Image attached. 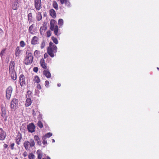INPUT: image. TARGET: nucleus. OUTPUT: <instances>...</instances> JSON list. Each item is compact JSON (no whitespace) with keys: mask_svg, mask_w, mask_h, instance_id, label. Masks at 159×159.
<instances>
[{"mask_svg":"<svg viewBox=\"0 0 159 159\" xmlns=\"http://www.w3.org/2000/svg\"><path fill=\"white\" fill-rule=\"evenodd\" d=\"M15 63L13 61H11L10 64L9 71V74L12 80H15L17 77L16 72L14 69Z\"/></svg>","mask_w":159,"mask_h":159,"instance_id":"1","label":"nucleus"},{"mask_svg":"<svg viewBox=\"0 0 159 159\" xmlns=\"http://www.w3.org/2000/svg\"><path fill=\"white\" fill-rule=\"evenodd\" d=\"M49 46L47 49V52L48 54L52 57L54 56V53L57 52V48L53 43L50 42L49 43Z\"/></svg>","mask_w":159,"mask_h":159,"instance_id":"2","label":"nucleus"},{"mask_svg":"<svg viewBox=\"0 0 159 159\" xmlns=\"http://www.w3.org/2000/svg\"><path fill=\"white\" fill-rule=\"evenodd\" d=\"M56 21L54 20H51L50 23V29L52 31H53L54 34L56 36H58L60 33L58 32V27L56 25Z\"/></svg>","mask_w":159,"mask_h":159,"instance_id":"3","label":"nucleus"},{"mask_svg":"<svg viewBox=\"0 0 159 159\" xmlns=\"http://www.w3.org/2000/svg\"><path fill=\"white\" fill-rule=\"evenodd\" d=\"M33 60V56L31 53H28L25 57L24 62L25 64L28 65L32 63Z\"/></svg>","mask_w":159,"mask_h":159,"instance_id":"4","label":"nucleus"},{"mask_svg":"<svg viewBox=\"0 0 159 159\" xmlns=\"http://www.w3.org/2000/svg\"><path fill=\"white\" fill-rule=\"evenodd\" d=\"M19 80L20 84L21 86H23L25 85V78L23 75H20L19 77Z\"/></svg>","mask_w":159,"mask_h":159,"instance_id":"5","label":"nucleus"},{"mask_svg":"<svg viewBox=\"0 0 159 159\" xmlns=\"http://www.w3.org/2000/svg\"><path fill=\"white\" fill-rule=\"evenodd\" d=\"M12 88L11 86H9L6 90V97L8 99H10L11 98L12 91Z\"/></svg>","mask_w":159,"mask_h":159,"instance_id":"6","label":"nucleus"},{"mask_svg":"<svg viewBox=\"0 0 159 159\" xmlns=\"http://www.w3.org/2000/svg\"><path fill=\"white\" fill-rule=\"evenodd\" d=\"M34 6L37 10H39L42 6L41 0H34Z\"/></svg>","mask_w":159,"mask_h":159,"instance_id":"7","label":"nucleus"},{"mask_svg":"<svg viewBox=\"0 0 159 159\" xmlns=\"http://www.w3.org/2000/svg\"><path fill=\"white\" fill-rule=\"evenodd\" d=\"M35 127L33 123L30 124L27 126V129L29 132L31 133L35 131Z\"/></svg>","mask_w":159,"mask_h":159,"instance_id":"8","label":"nucleus"},{"mask_svg":"<svg viewBox=\"0 0 159 159\" xmlns=\"http://www.w3.org/2000/svg\"><path fill=\"white\" fill-rule=\"evenodd\" d=\"M6 136V134L3 129L0 128V140H4Z\"/></svg>","mask_w":159,"mask_h":159,"instance_id":"9","label":"nucleus"},{"mask_svg":"<svg viewBox=\"0 0 159 159\" xmlns=\"http://www.w3.org/2000/svg\"><path fill=\"white\" fill-rule=\"evenodd\" d=\"M22 139V136L21 134L18 132L16 138V143L19 145L20 144V141Z\"/></svg>","mask_w":159,"mask_h":159,"instance_id":"10","label":"nucleus"},{"mask_svg":"<svg viewBox=\"0 0 159 159\" xmlns=\"http://www.w3.org/2000/svg\"><path fill=\"white\" fill-rule=\"evenodd\" d=\"M43 74L44 75L48 78H50L51 76L50 72L48 69H47L43 71Z\"/></svg>","mask_w":159,"mask_h":159,"instance_id":"11","label":"nucleus"},{"mask_svg":"<svg viewBox=\"0 0 159 159\" xmlns=\"http://www.w3.org/2000/svg\"><path fill=\"white\" fill-rule=\"evenodd\" d=\"M40 63L41 66L44 69H47V64L45 63V61L43 58H42L40 59Z\"/></svg>","mask_w":159,"mask_h":159,"instance_id":"12","label":"nucleus"},{"mask_svg":"<svg viewBox=\"0 0 159 159\" xmlns=\"http://www.w3.org/2000/svg\"><path fill=\"white\" fill-rule=\"evenodd\" d=\"M18 0H15L12 3V8L14 10H16L18 8Z\"/></svg>","mask_w":159,"mask_h":159,"instance_id":"13","label":"nucleus"},{"mask_svg":"<svg viewBox=\"0 0 159 159\" xmlns=\"http://www.w3.org/2000/svg\"><path fill=\"white\" fill-rule=\"evenodd\" d=\"M62 4H65L66 6L69 7L70 6V3L69 0H60Z\"/></svg>","mask_w":159,"mask_h":159,"instance_id":"14","label":"nucleus"},{"mask_svg":"<svg viewBox=\"0 0 159 159\" xmlns=\"http://www.w3.org/2000/svg\"><path fill=\"white\" fill-rule=\"evenodd\" d=\"M32 101L30 98H28V96H26V100L25 103V105L26 107H29L31 105Z\"/></svg>","mask_w":159,"mask_h":159,"instance_id":"15","label":"nucleus"},{"mask_svg":"<svg viewBox=\"0 0 159 159\" xmlns=\"http://www.w3.org/2000/svg\"><path fill=\"white\" fill-rule=\"evenodd\" d=\"M31 44L34 45L37 44L38 43V38L36 36L34 37L31 39Z\"/></svg>","mask_w":159,"mask_h":159,"instance_id":"16","label":"nucleus"},{"mask_svg":"<svg viewBox=\"0 0 159 159\" xmlns=\"http://www.w3.org/2000/svg\"><path fill=\"white\" fill-rule=\"evenodd\" d=\"M47 29V27L46 25H43L41 26L40 29V33L42 35L44 34V32Z\"/></svg>","mask_w":159,"mask_h":159,"instance_id":"17","label":"nucleus"},{"mask_svg":"<svg viewBox=\"0 0 159 159\" xmlns=\"http://www.w3.org/2000/svg\"><path fill=\"white\" fill-rule=\"evenodd\" d=\"M34 139L37 141V143L39 146H41L42 144V143L40 140L39 137L38 135H35L34 137Z\"/></svg>","mask_w":159,"mask_h":159,"instance_id":"18","label":"nucleus"},{"mask_svg":"<svg viewBox=\"0 0 159 159\" xmlns=\"http://www.w3.org/2000/svg\"><path fill=\"white\" fill-rule=\"evenodd\" d=\"M24 146L26 150H29L30 149V147L29 141H25L24 143Z\"/></svg>","mask_w":159,"mask_h":159,"instance_id":"19","label":"nucleus"},{"mask_svg":"<svg viewBox=\"0 0 159 159\" xmlns=\"http://www.w3.org/2000/svg\"><path fill=\"white\" fill-rule=\"evenodd\" d=\"M2 116L3 117H6L5 118V120L6 121L7 120V117H6V108L4 107H2Z\"/></svg>","mask_w":159,"mask_h":159,"instance_id":"20","label":"nucleus"},{"mask_svg":"<svg viewBox=\"0 0 159 159\" xmlns=\"http://www.w3.org/2000/svg\"><path fill=\"white\" fill-rule=\"evenodd\" d=\"M49 13L50 15L53 18H54L56 17V13L54 9H50L49 11Z\"/></svg>","mask_w":159,"mask_h":159,"instance_id":"21","label":"nucleus"},{"mask_svg":"<svg viewBox=\"0 0 159 159\" xmlns=\"http://www.w3.org/2000/svg\"><path fill=\"white\" fill-rule=\"evenodd\" d=\"M15 55L16 57H19L20 54L21 50L20 49V48L19 47H17L16 50Z\"/></svg>","mask_w":159,"mask_h":159,"instance_id":"22","label":"nucleus"},{"mask_svg":"<svg viewBox=\"0 0 159 159\" xmlns=\"http://www.w3.org/2000/svg\"><path fill=\"white\" fill-rule=\"evenodd\" d=\"M33 81L34 83H39L40 81L39 77L38 76H35L33 79Z\"/></svg>","mask_w":159,"mask_h":159,"instance_id":"23","label":"nucleus"},{"mask_svg":"<svg viewBox=\"0 0 159 159\" xmlns=\"http://www.w3.org/2000/svg\"><path fill=\"white\" fill-rule=\"evenodd\" d=\"M52 6L56 10H58V5L56 1H54L53 2Z\"/></svg>","mask_w":159,"mask_h":159,"instance_id":"24","label":"nucleus"},{"mask_svg":"<svg viewBox=\"0 0 159 159\" xmlns=\"http://www.w3.org/2000/svg\"><path fill=\"white\" fill-rule=\"evenodd\" d=\"M38 154V159H41L42 154L41 153V151L40 150H38L36 152Z\"/></svg>","mask_w":159,"mask_h":159,"instance_id":"25","label":"nucleus"},{"mask_svg":"<svg viewBox=\"0 0 159 159\" xmlns=\"http://www.w3.org/2000/svg\"><path fill=\"white\" fill-rule=\"evenodd\" d=\"M29 141L30 147H32L34 146L35 145V142L34 140L33 139H30Z\"/></svg>","mask_w":159,"mask_h":159,"instance_id":"26","label":"nucleus"},{"mask_svg":"<svg viewBox=\"0 0 159 159\" xmlns=\"http://www.w3.org/2000/svg\"><path fill=\"white\" fill-rule=\"evenodd\" d=\"M40 54V52L38 50H36L34 52V55L35 57H39Z\"/></svg>","mask_w":159,"mask_h":159,"instance_id":"27","label":"nucleus"},{"mask_svg":"<svg viewBox=\"0 0 159 159\" xmlns=\"http://www.w3.org/2000/svg\"><path fill=\"white\" fill-rule=\"evenodd\" d=\"M42 19V16L41 13L38 12V13L37 16V19L38 21L41 20Z\"/></svg>","mask_w":159,"mask_h":159,"instance_id":"28","label":"nucleus"},{"mask_svg":"<svg viewBox=\"0 0 159 159\" xmlns=\"http://www.w3.org/2000/svg\"><path fill=\"white\" fill-rule=\"evenodd\" d=\"M34 27V25H32L29 27V32L31 34H34V32L33 31V29Z\"/></svg>","mask_w":159,"mask_h":159,"instance_id":"29","label":"nucleus"},{"mask_svg":"<svg viewBox=\"0 0 159 159\" xmlns=\"http://www.w3.org/2000/svg\"><path fill=\"white\" fill-rule=\"evenodd\" d=\"M52 39L53 41V42L56 44H57L58 43V41L57 39L54 37V36H52Z\"/></svg>","mask_w":159,"mask_h":159,"instance_id":"30","label":"nucleus"},{"mask_svg":"<svg viewBox=\"0 0 159 159\" xmlns=\"http://www.w3.org/2000/svg\"><path fill=\"white\" fill-rule=\"evenodd\" d=\"M63 24V20L61 19H60L58 21V24L60 26H61Z\"/></svg>","mask_w":159,"mask_h":159,"instance_id":"31","label":"nucleus"},{"mask_svg":"<svg viewBox=\"0 0 159 159\" xmlns=\"http://www.w3.org/2000/svg\"><path fill=\"white\" fill-rule=\"evenodd\" d=\"M42 138L43 140L42 143L44 145L47 144V142L46 140V138H45V136H43Z\"/></svg>","mask_w":159,"mask_h":159,"instance_id":"32","label":"nucleus"},{"mask_svg":"<svg viewBox=\"0 0 159 159\" xmlns=\"http://www.w3.org/2000/svg\"><path fill=\"white\" fill-rule=\"evenodd\" d=\"M28 157L29 159H34V156L32 153H30L28 156Z\"/></svg>","mask_w":159,"mask_h":159,"instance_id":"33","label":"nucleus"},{"mask_svg":"<svg viewBox=\"0 0 159 159\" xmlns=\"http://www.w3.org/2000/svg\"><path fill=\"white\" fill-rule=\"evenodd\" d=\"M52 135V133L49 132L47 133L45 135L43 136H45V138H49Z\"/></svg>","mask_w":159,"mask_h":159,"instance_id":"34","label":"nucleus"},{"mask_svg":"<svg viewBox=\"0 0 159 159\" xmlns=\"http://www.w3.org/2000/svg\"><path fill=\"white\" fill-rule=\"evenodd\" d=\"M20 45L21 47H24L25 45V43L23 41H21L20 42Z\"/></svg>","mask_w":159,"mask_h":159,"instance_id":"35","label":"nucleus"},{"mask_svg":"<svg viewBox=\"0 0 159 159\" xmlns=\"http://www.w3.org/2000/svg\"><path fill=\"white\" fill-rule=\"evenodd\" d=\"M47 37H49L51 35V31L49 30L47 31Z\"/></svg>","mask_w":159,"mask_h":159,"instance_id":"36","label":"nucleus"},{"mask_svg":"<svg viewBox=\"0 0 159 159\" xmlns=\"http://www.w3.org/2000/svg\"><path fill=\"white\" fill-rule=\"evenodd\" d=\"M11 102L12 103L16 104V105L18 103V101L17 100L16 98L13 99L11 101Z\"/></svg>","mask_w":159,"mask_h":159,"instance_id":"37","label":"nucleus"},{"mask_svg":"<svg viewBox=\"0 0 159 159\" xmlns=\"http://www.w3.org/2000/svg\"><path fill=\"white\" fill-rule=\"evenodd\" d=\"M45 46V43L44 41H43L41 44V48L43 49Z\"/></svg>","mask_w":159,"mask_h":159,"instance_id":"38","label":"nucleus"},{"mask_svg":"<svg viewBox=\"0 0 159 159\" xmlns=\"http://www.w3.org/2000/svg\"><path fill=\"white\" fill-rule=\"evenodd\" d=\"M16 105V104L12 103V102H11V107L12 109H15Z\"/></svg>","mask_w":159,"mask_h":159,"instance_id":"39","label":"nucleus"},{"mask_svg":"<svg viewBox=\"0 0 159 159\" xmlns=\"http://www.w3.org/2000/svg\"><path fill=\"white\" fill-rule=\"evenodd\" d=\"M38 125L40 128H42L43 127V125L42 123L40 121H38Z\"/></svg>","mask_w":159,"mask_h":159,"instance_id":"40","label":"nucleus"},{"mask_svg":"<svg viewBox=\"0 0 159 159\" xmlns=\"http://www.w3.org/2000/svg\"><path fill=\"white\" fill-rule=\"evenodd\" d=\"M5 49H4L2 50L1 52L0 53V56L1 57H2L3 55L5 53Z\"/></svg>","mask_w":159,"mask_h":159,"instance_id":"41","label":"nucleus"},{"mask_svg":"<svg viewBox=\"0 0 159 159\" xmlns=\"http://www.w3.org/2000/svg\"><path fill=\"white\" fill-rule=\"evenodd\" d=\"M49 82L47 80H46L45 81V85L46 87H48L49 86Z\"/></svg>","mask_w":159,"mask_h":159,"instance_id":"42","label":"nucleus"},{"mask_svg":"<svg viewBox=\"0 0 159 159\" xmlns=\"http://www.w3.org/2000/svg\"><path fill=\"white\" fill-rule=\"evenodd\" d=\"M27 95L26 96H28V98L30 97V94H31V92L30 91H29L27 92Z\"/></svg>","mask_w":159,"mask_h":159,"instance_id":"43","label":"nucleus"},{"mask_svg":"<svg viewBox=\"0 0 159 159\" xmlns=\"http://www.w3.org/2000/svg\"><path fill=\"white\" fill-rule=\"evenodd\" d=\"M38 70V68L37 67H34L33 69V71L35 72H37Z\"/></svg>","mask_w":159,"mask_h":159,"instance_id":"44","label":"nucleus"},{"mask_svg":"<svg viewBox=\"0 0 159 159\" xmlns=\"http://www.w3.org/2000/svg\"><path fill=\"white\" fill-rule=\"evenodd\" d=\"M37 88L39 89H41V86L39 84H37Z\"/></svg>","mask_w":159,"mask_h":159,"instance_id":"45","label":"nucleus"},{"mask_svg":"<svg viewBox=\"0 0 159 159\" xmlns=\"http://www.w3.org/2000/svg\"><path fill=\"white\" fill-rule=\"evenodd\" d=\"M32 13H30L29 14V15H28L29 20H30V17H32Z\"/></svg>","mask_w":159,"mask_h":159,"instance_id":"46","label":"nucleus"},{"mask_svg":"<svg viewBox=\"0 0 159 159\" xmlns=\"http://www.w3.org/2000/svg\"><path fill=\"white\" fill-rule=\"evenodd\" d=\"M14 146V143H11V149H13V147Z\"/></svg>","mask_w":159,"mask_h":159,"instance_id":"47","label":"nucleus"},{"mask_svg":"<svg viewBox=\"0 0 159 159\" xmlns=\"http://www.w3.org/2000/svg\"><path fill=\"white\" fill-rule=\"evenodd\" d=\"M23 155L24 157H25L27 156V153L26 152H25L23 153Z\"/></svg>","mask_w":159,"mask_h":159,"instance_id":"48","label":"nucleus"},{"mask_svg":"<svg viewBox=\"0 0 159 159\" xmlns=\"http://www.w3.org/2000/svg\"><path fill=\"white\" fill-rule=\"evenodd\" d=\"M44 57L45 58H46L48 57V55L47 53H45L44 54Z\"/></svg>","mask_w":159,"mask_h":159,"instance_id":"49","label":"nucleus"},{"mask_svg":"<svg viewBox=\"0 0 159 159\" xmlns=\"http://www.w3.org/2000/svg\"><path fill=\"white\" fill-rule=\"evenodd\" d=\"M3 33V30L0 28V35H2Z\"/></svg>","mask_w":159,"mask_h":159,"instance_id":"50","label":"nucleus"},{"mask_svg":"<svg viewBox=\"0 0 159 159\" xmlns=\"http://www.w3.org/2000/svg\"><path fill=\"white\" fill-rule=\"evenodd\" d=\"M32 114L33 116L36 115V113L35 112V111L34 110H33Z\"/></svg>","mask_w":159,"mask_h":159,"instance_id":"51","label":"nucleus"},{"mask_svg":"<svg viewBox=\"0 0 159 159\" xmlns=\"http://www.w3.org/2000/svg\"><path fill=\"white\" fill-rule=\"evenodd\" d=\"M7 147H8V145L7 144H4V148H7Z\"/></svg>","mask_w":159,"mask_h":159,"instance_id":"52","label":"nucleus"},{"mask_svg":"<svg viewBox=\"0 0 159 159\" xmlns=\"http://www.w3.org/2000/svg\"><path fill=\"white\" fill-rule=\"evenodd\" d=\"M42 159H51L50 157H48L47 158H43Z\"/></svg>","mask_w":159,"mask_h":159,"instance_id":"53","label":"nucleus"},{"mask_svg":"<svg viewBox=\"0 0 159 159\" xmlns=\"http://www.w3.org/2000/svg\"><path fill=\"white\" fill-rule=\"evenodd\" d=\"M57 85L58 87H60L61 86V84L60 83H58V84H57Z\"/></svg>","mask_w":159,"mask_h":159,"instance_id":"54","label":"nucleus"},{"mask_svg":"<svg viewBox=\"0 0 159 159\" xmlns=\"http://www.w3.org/2000/svg\"><path fill=\"white\" fill-rule=\"evenodd\" d=\"M52 143H54L55 142V140L53 139H52Z\"/></svg>","mask_w":159,"mask_h":159,"instance_id":"55","label":"nucleus"},{"mask_svg":"<svg viewBox=\"0 0 159 159\" xmlns=\"http://www.w3.org/2000/svg\"><path fill=\"white\" fill-rule=\"evenodd\" d=\"M15 159H18V158L17 157H16L15 158Z\"/></svg>","mask_w":159,"mask_h":159,"instance_id":"56","label":"nucleus"},{"mask_svg":"<svg viewBox=\"0 0 159 159\" xmlns=\"http://www.w3.org/2000/svg\"><path fill=\"white\" fill-rule=\"evenodd\" d=\"M157 70H159V67H157Z\"/></svg>","mask_w":159,"mask_h":159,"instance_id":"57","label":"nucleus"},{"mask_svg":"<svg viewBox=\"0 0 159 159\" xmlns=\"http://www.w3.org/2000/svg\"><path fill=\"white\" fill-rule=\"evenodd\" d=\"M26 159V158H24V159Z\"/></svg>","mask_w":159,"mask_h":159,"instance_id":"58","label":"nucleus"}]
</instances>
